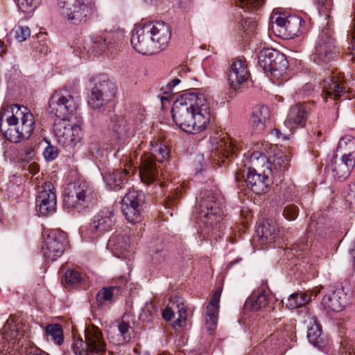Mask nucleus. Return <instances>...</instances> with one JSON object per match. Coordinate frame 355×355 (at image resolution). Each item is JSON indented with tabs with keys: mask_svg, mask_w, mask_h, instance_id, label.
Segmentation results:
<instances>
[{
	"mask_svg": "<svg viewBox=\"0 0 355 355\" xmlns=\"http://www.w3.org/2000/svg\"><path fill=\"white\" fill-rule=\"evenodd\" d=\"M347 200L349 202L352 209H355V182L349 185V191L347 196Z\"/></svg>",
	"mask_w": 355,
	"mask_h": 355,
	"instance_id": "nucleus-59",
	"label": "nucleus"
},
{
	"mask_svg": "<svg viewBox=\"0 0 355 355\" xmlns=\"http://www.w3.org/2000/svg\"><path fill=\"white\" fill-rule=\"evenodd\" d=\"M172 116L175 124L188 133L205 129L210 121V107L207 96L199 92H186L174 102Z\"/></svg>",
	"mask_w": 355,
	"mask_h": 355,
	"instance_id": "nucleus-1",
	"label": "nucleus"
},
{
	"mask_svg": "<svg viewBox=\"0 0 355 355\" xmlns=\"http://www.w3.org/2000/svg\"><path fill=\"white\" fill-rule=\"evenodd\" d=\"M311 301V297L304 293H295L290 295L287 300L286 306L291 309H297L306 305Z\"/></svg>",
	"mask_w": 355,
	"mask_h": 355,
	"instance_id": "nucleus-40",
	"label": "nucleus"
},
{
	"mask_svg": "<svg viewBox=\"0 0 355 355\" xmlns=\"http://www.w3.org/2000/svg\"><path fill=\"white\" fill-rule=\"evenodd\" d=\"M270 174V170L268 168L261 172L248 170L245 179L246 185L256 194L263 193L266 192L270 184L269 179Z\"/></svg>",
	"mask_w": 355,
	"mask_h": 355,
	"instance_id": "nucleus-18",
	"label": "nucleus"
},
{
	"mask_svg": "<svg viewBox=\"0 0 355 355\" xmlns=\"http://www.w3.org/2000/svg\"><path fill=\"white\" fill-rule=\"evenodd\" d=\"M180 296H175L171 299L167 306L162 312V316L166 320H171L175 315V312L178 311L179 302L180 300Z\"/></svg>",
	"mask_w": 355,
	"mask_h": 355,
	"instance_id": "nucleus-47",
	"label": "nucleus"
},
{
	"mask_svg": "<svg viewBox=\"0 0 355 355\" xmlns=\"http://www.w3.org/2000/svg\"><path fill=\"white\" fill-rule=\"evenodd\" d=\"M59 7L61 15L74 24L85 23L96 15L92 0H60Z\"/></svg>",
	"mask_w": 355,
	"mask_h": 355,
	"instance_id": "nucleus-5",
	"label": "nucleus"
},
{
	"mask_svg": "<svg viewBox=\"0 0 355 355\" xmlns=\"http://www.w3.org/2000/svg\"><path fill=\"white\" fill-rule=\"evenodd\" d=\"M7 340H8V334H6L3 329L0 331V352L6 350L7 347L9 348Z\"/></svg>",
	"mask_w": 355,
	"mask_h": 355,
	"instance_id": "nucleus-62",
	"label": "nucleus"
},
{
	"mask_svg": "<svg viewBox=\"0 0 355 355\" xmlns=\"http://www.w3.org/2000/svg\"><path fill=\"white\" fill-rule=\"evenodd\" d=\"M272 171H284L289 165V159L287 155L283 153H277L273 157V160L270 162Z\"/></svg>",
	"mask_w": 355,
	"mask_h": 355,
	"instance_id": "nucleus-46",
	"label": "nucleus"
},
{
	"mask_svg": "<svg viewBox=\"0 0 355 355\" xmlns=\"http://www.w3.org/2000/svg\"><path fill=\"white\" fill-rule=\"evenodd\" d=\"M150 153V156L149 157H152L155 162L157 161L159 162L166 160L169 155L167 146L158 141L151 142Z\"/></svg>",
	"mask_w": 355,
	"mask_h": 355,
	"instance_id": "nucleus-36",
	"label": "nucleus"
},
{
	"mask_svg": "<svg viewBox=\"0 0 355 355\" xmlns=\"http://www.w3.org/2000/svg\"><path fill=\"white\" fill-rule=\"evenodd\" d=\"M336 154L331 161L330 167L334 177L339 180H345L355 165V158Z\"/></svg>",
	"mask_w": 355,
	"mask_h": 355,
	"instance_id": "nucleus-23",
	"label": "nucleus"
},
{
	"mask_svg": "<svg viewBox=\"0 0 355 355\" xmlns=\"http://www.w3.org/2000/svg\"><path fill=\"white\" fill-rule=\"evenodd\" d=\"M239 146L236 141L232 140L228 136L223 137L217 142L215 153H219L227 158L233 156L238 150Z\"/></svg>",
	"mask_w": 355,
	"mask_h": 355,
	"instance_id": "nucleus-34",
	"label": "nucleus"
},
{
	"mask_svg": "<svg viewBox=\"0 0 355 355\" xmlns=\"http://www.w3.org/2000/svg\"><path fill=\"white\" fill-rule=\"evenodd\" d=\"M116 87L107 79L97 81L92 89L88 103L93 109L106 106L115 97Z\"/></svg>",
	"mask_w": 355,
	"mask_h": 355,
	"instance_id": "nucleus-12",
	"label": "nucleus"
},
{
	"mask_svg": "<svg viewBox=\"0 0 355 355\" xmlns=\"http://www.w3.org/2000/svg\"><path fill=\"white\" fill-rule=\"evenodd\" d=\"M36 205L43 216L53 214L56 209V195L51 182H45L36 198Z\"/></svg>",
	"mask_w": 355,
	"mask_h": 355,
	"instance_id": "nucleus-15",
	"label": "nucleus"
},
{
	"mask_svg": "<svg viewBox=\"0 0 355 355\" xmlns=\"http://www.w3.org/2000/svg\"><path fill=\"white\" fill-rule=\"evenodd\" d=\"M178 200V196L176 195L175 197L174 196H168L166 199V204L167 207H171L175 205Z\"/></svg>",
	"mask_w": 355,
	"mask_h": 355,
	"instance_id": "nucleus-64",
	"label": "nucleus"
},
{
	"mask_svg": "<svg viewBox=\"0 0 355 355\" xmlns=\"http://www.w3.org/2000/svg\"><path fill=\"white\" fill-rule=\"evenodd\" d=\"M15 39L22 42L31 35V30L28 26H18L13 30Z\"/></svg>",
	"mask_w": 355,
	"mask_h": 355,
	"instance_id": "nucleus-53",
	"label": "nucleus"
},
{
	"mask_svg": "<svg viewBox=\"0 0 355 355\" xmlns=\"http://www.w3.org/2000/svg\"><path fill=\"white\" fill-rule=\"evenodd\" d=\"M72 349L76 355H105L106 343L98 327L87 325L84 331V340L74 338Z\"/></svg>",
	"mask_w": 355,
	"mask_h": 355,
	"instance_id": "nucleus-4",
	"label": "nucleus"
},
{
	"mask_svg": "<svg viewBox=\"0 0 355 355\" xmlns=\"http://www.w3.org/2000/svg\"><path fill=\"white\" fill-rule=\"evenodd\" d=\"M250 166L248 170L261 172V171L270 170L272 173L271 164L268 159L259 151L253 152L248 157Z\"/></svg>",
	"mask_w": 355,
	"mask_h": 355,
	"instance_id": "nucleus-33",
	"label": "nucleus"
},
{
	"mask_svg": "<svg viewBox=\"0 0 355 355\" xmlns=\"http://www.w3.org/2000/svg\"><path fill=\"white\" fill-rule=\"evenodd\" d=\"M111 130L118 139H125L133 134L132 125L121 116H116L112 120Z\"/></svg>",
	"mask_w": 355,
	"mask_h": 355,
	"instance_id": "nucleus-28",
	"label": "nucleus"
},
{
	"mask_svg": "<svg viewBox=\"0 0 355 355\" xmlns=\"http://www.w3.org/2000/svg\"><path fill=\"white\" fill-rule=\"evenodd\" d=\"M35 129V119L28 107L3 103L0 110V132L10 141L28 139Z\"/></svg>",
	"mask_w": 355,
	"mask_h": 355,
	"instance_id": "nucleus-2",
	"label": "nucleus"
},
{
	"mask_svg": "<svg viewBox=\"0 0 355 355\" xmlns=\"http://www.w3.org/2000/svg\"><path fill=\"white\" fill-rule=\"evenodd\" d=\"M130 316L129 314H124L121 318V321L118 325L119 331L125 342L129 341L131 338L130 333V326L128 322V318H130Z\"/></svg>",
	"mask_w": 355,
	"mask_h": 355,
	"instance_id": "nucleus-49",
	"label": "nucleus"
},
{
	"mask_svg": "<svg viewBox=\"0 0 355 355\" xmlns=\"http://www.w3.org/2000/svg\"><path fill=\"white\" fill-rule=\"evenodd\" d=\"M351 42L350 45L351 46H349V50L351 51V54L352 55V61L353 62H355V23L351 33Z\"/></svg>",
	"mask_w": 355,
	"mask_h": 355,
	"instance_id": "nucleus-61",
	"label": "nucleus"
},
{
	"mask_svg": "<svg viewBox=\"0 0 355 355\" xmlns=\"http://www.w3.org/2000/svg\"><path fill=\"white\" fill-rule=\"evenodd\" d=\"M257 232L262 243H272L276 241L279 230L274 222L266 221L259 226Z\"/></svg>",
	"mask_w": 355,
	"mask_h": 355,
	"instance_id": "nucleus-32",
	"label": "nucleus"
},
{
	"mask_svg": "<svg viewBox=\"0 0 355 355\" xmlns=\"http://www.w3.org/2000/svg\"><path fill=\"white\" fill-rule=\"evenodd\" d=\"M318 5V8L320 14L328 16L327 13L332 8L331 0H315Z\"/></svg>",
	"mask_w": 355,
	"mask_h": 355,
	"instance_id": "nucleus-55",
	"label": "nucleus"
},
{
	"mask_svg": "<svg viewBox=\"0 0 355 355\" xmlns=\"http://www.w3.org/2000/svg\"><path fill=\"white\" fill-rule=\"evenodd\" d=\"M322 306L327 310L340 311L345 306V300L342 291H337L324 295L321 301Z\"/></svg>",
	"mask_w": 355,
	"mask_h": 355,
	"instance_id": "nucleus-29",
	"label": "nucleus"
},
{
	"mask_svg": "<svg viewBox=\"0 0 355 355\" xmlns=\"http://www.w3.org/2000/svg\"><path fill=\"white\" fill-rule=\"evenodd\" d=\"M336 154L355 158V139L351 135L342 137L338 142Z\"/></svg>",
	"mask_w": 355,
	"mask_h": 355,
	"instance_id": "nucleus-35",
	"label": "nucleus"
},
{
	"mask_svg": "<svg viewBox=\"0 0 355 355\" xmlns=\"http://www.w3.org/2000/svg\"><path fill=\"white\" fill-rule=\"evenodd\" d=\"M116 221L114 211L112 208H103L92 219L88 228L82 232L83 236L94 240L112 230Z\"/></svg>",
	"mask_w": 355,
	"mask_h": 355,
	"instance_id": "nucleus-8",
	"label": "nucleus"
},
{
	"mask_svg": "<svg viewBox=\"0 0 355 355\" xmlns=\"http://www.w3.org/2000/svg\"><path fill=\"white\" fill-rule=\"evenodd\" d=\"M65 234L59 230H51L44 234L42 252L44 258L53 261L63 254Z\"/></svg>",
	"mask_w": 355,
	"mask_h": 355,
	"instance_id": "nucleus-14",
	"label": "nucleus"
},
{
	"mask_svg": "<svg viewBox=\"0 0 355 355\" xmlns=\"http://www.w3.org/2000/svg\"><path fill=\"white\" fill-rule=\"evenodd\" d=\"M26 168L32 174L35 175L39 172L40 167L39 165L35 162H31L28 164Z\"/></svg>",
	"mask_w": 355,
	"mask_h": 355,
	"instance_id": "nucleus-63",
	"label": "nucleus"
},
{
	"mask_svg": "<svg viewBox=\"0 0 355 355\" xmlns=\"http://www.w3.org/2000/svg\"><path fill=\"white\" fill-rule=\"evenodd\" d=\"M122 211L126 220L131 223H139L142 220L144 207L121 205Z\"/></svg>",
	"mask_w": 355,
	"mask_h": 355,
	"instance_id": "nucleus-39",
	"label": "nucleus"
},
{
	"mask_svg": "<svg viewBox=\"0 0 355 355\" xmlns=\"http://www.w3.org/2000/svg\"><path fill=\"white\" fill-rule=\"evenodd\" d=\"M85 275L77 270H67L64 275L66 284L76 285L83 281Z\"/></svg>",
	"mask_w": 355,
	"mask_h": 355,
	"instance_id": "nucleus-48",
	"label": "nucleus"
},
{
	"mask_svg": "<svg viewBox=\"0 0 355 355\" xmlns=\"http://www.w3.org/2000/svg\"><path fill=\"white\" fill-rule=\"evenodd\" d=\"M345 92V88L336 75L329 76L323 80L322 96L326 102L329 98L338 101Z\"/></svg>",
	"mask_w": 355,
	"mask_h": 355,
	"instance_id": "nucleus-24",
	"label": "nucleus"
},
{
	"mask_svg": "<svg viewBox=\"0 0 355 355\" xmlns=\"http://www.w3.org/2000/svg\"><path fill=\"white\" fill-rule=\"evenodd\" d=\"M177 313L178 318L174 322L173 327L176 331H178L187 325V311L182 297H180Z\"/></svg>",
	"mask_w": 355,
	"mask_h": 355,
	"instance_id": "nucleus-43",
	"label": "nucleus"
},
{
	"mask_svg": "<svg viewBox=\"0 0 355 355\" xmlns=\"http://www.w3.org/2000/svg\"><path fill=\"white\" fill-rule=\"evenodd\" d=\"M249 76L245 61L237 59L232 62L228 73V81L232 89L236 90L240 88Z\"/></svg>",
	"mask_w": 355,
	"mask_h": 355,
	"instance_id": "nucleus-20",
	"label": "nucleus"
},
{
	"mask_svg": "<svg viewBox=\"0 0 355 355\" xmlns=\"http://www.w3.org/2000/svg\"><path fill=\"white\" fill-rule=\"evenodd\" d=\"M199 217L207 225L214 227L221 222L223 209L220 194L213 191H205L200 193Z\"/></svg>",
	"mask_w": 355,
	"mask_h": 355,
	"instance_id": "nucleus-6",
	"label": "nucleus"
},
{
	"mask_svg": "<svg viewBox=\"0 0 355 355\" xmlns=\"http://www.w3.org/2000/svg\"><path fill=\"white\" fill-rule=\"evenodd\" d=\"M189 71L190 69L184 64H180L178 67H176L172 71V73L174 75V78L167 84L166 89L164 90V93H174L173 89L180 83V78L184 79L186 78Z\"/></svg>",
	"mask_w": 355,
	"mask_h": 355,
	"instance_id": "nucleus-37",
	"label": "nucleus"
},
{
	"mask_svg": "<svg viewBox=\"0 0 355 355\" xmlns=\"http://www.w3.org/2000/svg\"><path fill=\"white\" fill-rule=\"evenodd\" d=\"M309 112V105L306 103L295 105L290 108L285 125L291 130L304 127Z\"/></svg>",
	"mask_w": 355,
	"mask_h": 355,
	"instance_id": "nucleus-22",
	"label": "nucleus"
},
{
	"mask_svg": "<svg viewBox=\"0 0 355 355\" xmlns=\"http://www.w3.org/2000/svg\"><path fill=\"white\" fill-rule=\"evenodd\" d=\"M47 339L60 345L63 343V330L58 324H49L46 327Z\"/></svg>",
	"mask_w": 355,
	"mask_h": 355,
	"instance_id": "nucleus-41",
	"label": "nucleus"
},
{
	"mask_svg": "<svg viewBox=\"0 0 355 355\" xmlns=\"http://www.w3.org/2000/svg\"><path fill=\"white\" fill-rule=\"evenodd\" d=\"M145 201L144 193L138 190H130L128 193L125 195L121 201V205H129L136 207H144Z\"/></svg>",
	"mask_w": 355,
	"mask_h": 355,
	"instance_id": "nucleus-38",
	"label": "nucleus"
},
{
	"mask_svg": "<svg viewBox=\"0 0 355 355\" xmlns=\"http://www.w3.org/2000/svg\"><path fill=\"white\" fill-rule=\"evenodd\" d=\"M300 23V19L298 17L288 16L284 31L288 32L289 35H294L297 32Z\"/></svg>",
	"mask_w": 355,
	"mask_h": 355,
	"instance_id": "nucleus-51",
	"label": "nucleus"
},
{
	"mask_svg": "<svg viewBox=\"0 0 355 355\" xmlns=\"http://www.w3.org/2000/svg\"><path fill=\"white\" fill-rule=\"evenodd\" d=\"M270 117V111L267 106L261 105L254 108L250 119V126L254 133L263 132L266 123Z\"/></svg>",
	"mask_w": 355,
	"mask_h": 355,
	"instance_id": "nucleus-27",
	"label": "nucleus"
},
{
	"mask_svg": "<svg viewBox=\"0 0 355 355\" xmlns=\"http://www.w3.org/2000/svg\"><path fill=\"white\" fill-rule=\"evenodd\" d=\"M156 311L153 309V305L151 302L146 303L139 314V319L144 322H148L151 321Z\"/></svg>",
	"mask_w": 355,
	"mask_h": 355,
	"instance_id": "nucleus-52",
	"label": "nucleus"
},
{
	"mask_svg": "<svg viewBox=\"0 0 355 355\" xmlns=\"http://www.w3.org/2000/svg\"><path fill=\"white\" fill-rule=\"evenodd\" d=\"M246 303L247 304H250L251 308L254 311H257L268 304V299L266 294L261 292L251 296Z\"/></svg>",
	"mask_w": 355,
	"mask_h": 355,
	"instance_id": "nucleus-45",
	"label": "nucleus"
},
{
	"mask_svg": "<svg viewBox=\"0 0 355 355\" xmlns=\"http://www.w3.org/2000/svg\"><path fill=\"white\" fill-rule=\"evenodd\" d=\"M139 160V176L141 180L146 184H150L158 180L159 170L153 158L141 156Z\"/></svg>",
	"mask_w": 355,
	"mask_h": 355,
	"instance_id": "nucleus-26",
	"label": "nucleus"
},
{
	"mask_svg": "<svg viewBox=\"0 0 355 355\" xmlns=\"http://www.w3.org/2000/svg\"><path fill=\"white\" fill-rule=\"evenodd\" d=\"M19 8L25 13H31L40 4L41 0H17Z\"/></svg>",
	"mask_w": 355,
	"mask_h": 355,
	"instance_id": "nucleus-50",
	"label": "nucleus"
},
{
	"mask_svg": "<svg viewBox=\"0 0 355 355\" xmlns=\"http://www.w3.org/2000/svg\"><path fill=\"white\" fill-rule=\"evenodd\" d=\"M259 64L275 78H281L288 68L285 55L273 49H263L259 55Z\"/></svg>",
	"mask_w": 355,
	"mask_h": 355,
	"instance_id": "nucleus-9",
	"label": "nucleus"
},
{
	"mask_svg": "<svg viewBox=\"0 0 355 355\" xmlns=\"http://www.w3.org/2000/svg\"><path fill=\"white\" fill-rule=\"evenodd\" d=\"M53 133L58 143L66 148H73L81 140L80 126L66 119H60L55 121Z\"/></svg>",
	"mask_w": 355,
	"mask_h": 355,
	"instance_id": "nucleus-10",
	"label": "nucleus"
},
{
	"mask_svg": "<svg viewBox=\"0 0 355 355\" xmlns=\"http://www.w3.org/2000/svg\"><path fill=\"white\" fill-rule=\"evenodd\" d=\"M108 245L112 248L115 256L123 258L131 248L132 243L128 236L116 234L109 240Z\"/></svg>",
	"mask_w": 355,
	"mask_h": 355,
	"instance_id": "nucleus-30",
	"label": "nucleus"
},
{
	"mask_svg": "<svg viewBox=\"0 0 355 355\" xmlns=\"http://www.w3.org/2000/svg\"><path fill=\"white\" fill-rule=\"evenodd\" d=\"M128 282V277H120L117 279L116 285L103 287L99 290L96 296L97 305L102 307L112 303L118 295L123 293L124 287Z\"/></svg>",
	"mask_w": 355,
	"mask_h": 355,
	"instance_id": "nucleus-16",
	"label": "nucleus"
},
{
	"mask_svg": "<svg viewBox=\"0 0 355 355\" xmlns=\"http://www.w3.org/2000/svg\"><path fill=\"white\" fill-rule=\"evenodd\" d=\"M243 28L246 34H251L254 32L257 26V21L252 19H245L243 22Z\"/></svg>",
	"mask_w": 355,
	"mask_h": 355,
	"instance_id": "nucleus-57",
	"label": "nucleus"
},
{
	"mask_svg": "<svg viewBox=\"0 0 355 355\" xmlns=\"http://www.w3.org/2000/svg\"><path fill=\"white\" fill-rule=\"evenodd\" d=\"M310 326L308 327L307 338L310 343L318 348H322L324 345L322 336V328L315 317L311 318Z\"/></svg>",
	"mask_w": 355,
	"mask_h": 355,
	"instance_id": "nucleus-31",
	"label": "nucleus"
},
{
	"mask_svg": "<svg viewBox=\"0 0 355 355\" xmlns=\"http://www.w3.org/2000/svg\"><path fill=\"white\" fill-rule=\"evenodd\" d=\"M124 166L123 169L119 168L109 171L103 177L104 181L111 189H121L127 180L128 176L130 173L133 174L137 171V166H134L132 159Z\"/></svg>",
	"mask_w": 355,
	"mask_h": 355,
	"instance_id": "nucleus-17",
	"label": "nucleus"
},
{
	"mask_svg": "<svg viewBox=\"0 0 355 355\" xmlns=\"http://www.w3.org/2000/svg\"><path fill=\"white\" fill-rule=\"evenodd\" d=\"M124 37V31L118 30L116 32H106L101 34H95L92 36V42L101 51H112L113 44L121 42Z\"/></svg>",
	"mask_w": 355,
	"mask_h": 355,
	"instance_id": "nucleus-21",
	"label": "nucleus"
},
{
	"mask_svg": "<svg viewBox=\"0 0 355 355\" xmlns=\"http://www.w3.org/2000/svg\"><path fill=\"white\" fill-rule=\"evenodd\" d=\"M299 213L298 207L293 204L286 205L283 211V216L288 220H295Z\"/></svg>",
	"mask_w": 355,
	"mask_h": 355,
	"instance_id": "nucleus-54",
	"label": "nucleus"
},
{
	"mask_svg": "<svg viewBox=\"0 0 355 355\" xmlns=\"http://www.w3.org/2000/svg\"><path fill=\"white\" fill-rule=\"evenodd\" d=\"M341 354L342 355H355V343L352 342L345 343Z\"/></svg>",
	"mask_w": 355,
	"mask_h": 355,
	"instance_id": "nucleus-58",
	"label": "nucleus"
},
{
	"mask_svg": "<svg viewBox=\"0 0 355 355\" xmlns=\"http://www.w3.org/2000/svg\"><path fill=\"white\" fill-rule=\"evenodd\" d=\"M336 54L333 31L330 28L322 30L316 41L313 60L317 64L328 63Z\"/></svg>",
	"mask_w": 355,
	"mask_h": 355,
	"instance_id": "nucleus-11",
	"label": "nucleus"
},
{
	"mask_svg": "<svg viewBox=\"0 0 355 355\" xmlns=\"http://www.w3.org/2000/svg\"><path fill=\"white\" fill-rule=\"evenodd\" d=\"M79 96L66 88L55 91L49 101V112L58 118L65 119L78 106Z\"/></svg>",
	"mask_w": 355,
	"mask_h": 355,
	"instance_id": "nucleus-7",
	"label": "nucleus"
},
{
	"mask_svg": "<svg viewBox=\"0 0 355 355\" xmlns=\"http://www.w3.org/2000/svg\"><path fill=\"white\" fill-rule=\"evenodd\" d=\"M130 43L136 51L143 55H153L158 52L146 23L135 27L132 31Z\"/></svg>",
	"mask_w": 355,
	"mask_h": 355,
	"instance_id": "nucleus-13",
	"label": "nucleus"
},
{
	"mask_svg": "<svg viewBox=\"0 0 355 355\" xmlns=\"http://www.w3.org/2000/svg\"><path fill=\"white\" fill-rule=\"evenodd\" d=\"M158 52L166 48L171 37L169 26L163 21L146 23Z\"/></svg>",
	"mask_w": 355,
	"mask_h": 355,
	"instance_id": "nucleus-19",
	"label": "nucleus"
},
{
	"mask_svg": "<svg viewBox=\"0 0 355 355\" xmlns=\"http://www.w3.org/2000/svg\"><path fill=\"white\" fill-rule=\"evenodd\" d=\"M97 200V192L87 182H75L67 187L63 205L68 211H80L94 206Z\"/></svg>",
	"mask_w": 355,
	"mask_h": 355,
	"instance_id": "nucleus-3",
	"label": "nucleus"
},
{
	"mask_svg": "<svg viewBox=\"0 0 355 355\" xmlns=\"http://www.w3.org/2000/svg\"><path fill=\"white\" fill-rule=\"evenodd\" d=\"M43 155L46 160H53L58 156V149L48 143L47 146L44 150Z\"/></svg>",
	"mask_w": 355,
	"mask_h": 355,
	"instance_id": "nucleus-56",
	"label": "nucleus"
},
{
	"mask_svg": "<svg viewBox=\"0 0 355 355\" xmlns=\"http://www.w3.org/2000/svg\"><path fill=\"white\" fill-rule=\"evenodd\" d=\"M288 19V17L285 16H277L275 18V19L272 21V27L274 28L275 26L280 28L282 30H284L286 21Z\"/></svg>",
	"mask_w": 355,
	"mask_h": 355,
	"instance_id": "nucleus-60",
	"label": "nucleus"
},
{
	"mask_svg": "<svg viewBox=\"0 0 355 355\" xmlns=\"http://www.w3.org/2000/svg\"><path fill=\"white\" fill-rule=\"evenodd\" d=\"M222 290L218 288L211 297L207 306L205 315V325L207 330L212 334L216 329L218 322L219 302Z\"/></svg>",
	"mask_w": 355,
	"mask_h": 355,
	"instance_id": "nucleus-25",
	"label": "nucleus"
},
{
	"mask_svg": "<svg viewBox=\"0 0 355 355\" xmlns=\"http://www.w3.org/2000/svg\"><path fill=\"white\" fill-rule=\"evenodd\" d=\"M12 322L10 319L8 320L3 327L5 334H8V340H7V342L9 346L15 345L22 338V334L18 329L11 326Z\"/></svg>",
	"mask_w": 355,
	"mask_h": 355,
	"instance_id": "nucleus-42",
	"label": "nucleus"
},
{
	"mask_svg": "<svg viewBox=\"0 0 355 355\" xmlns=\"http://www.w3.org/2000/svg\"><path fill=\"white\" fill-rule=\"evenodd\" d=\"M264 1L265 0H236L235 2L244 11L254 12L263 6Z\"/></svg>",
	"mask_w": 355,
	"mask_h": 355,
	"instance_id": "nucleus-44",
	"label": "nucleus"
}]
</instances>
